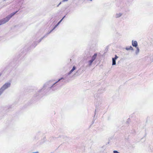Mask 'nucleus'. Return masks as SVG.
Here are the masks:
<instances>
[{"instance_id": "1", "label": "nucleus", "mask_w": 153, "mask_h": 153, "mask_svg": "<svg viewBox=\"0 0 153 153\" xmlns=\"http://www.w3.org/2000/svg\"><path fill=\"white\" fill-rule=\"evenodd\" d=\"M18 12V11H17L15 12H13L11 13L10 15H8L5 18H3L0 20V25L5 24L16 13Z\"/></svg>"}, {"instance_id": "2", "label": "nucleus", "mask_w": 153, "mask_h": 153, "mask_svg": "<svg viewBox=\"0 0 153 153\" xmlns=\"http://www.w3.org/2000/svg\"><path fill=\"white\" fill-rule=\"evenodd\" d=\"M11 85L10 82H7L4 84L3 86L0 88L1 90L3 92L5 89L9 88Z\"/></svg>"}, {"instance_id": "3", "label": "nucleus", "mask_w": 153, "mask_h": 153, "mask_svg": "<svg viewBox=\"0 0 153 153\" xmlns=\"http://www.w3.org/2000/svg\"><path fill=\"white\" fill-rule=\"evenodd\" d=\"M62 21V19H61L56 24V25H55V26L54 27L53 29L51 30L48 33V34H50L51 33L53 30L60 24L61 23V22Z\"/></svg>"}, {"instance_id": "4", "label": "nucleus", "mask_w": 153, "mask_h": 153, "mask_svg": "<svg viewBox=\"0 0 153 153\" xmlns=\"http://www.w3.org/2000/svg\"><path fill=\"white\" fill-rule=\"evenodd\" d=\"M132 45L133 47H135L136 48H137L138 45L136 41H133V40L132 41Z\"/></svg>"}, {"instance_id": "5", "label": "nucleus", "mask_w": 153, "mask_h": 153, "mask_svg": "<svg viewBox=\"0 0 153 153\" xmlns=\"http://www.w3.org/2000/svg\"><path fill=\"white\" fill-rule=\"evenodd\" d=\"M76 67L75 66H74L72 69L68 73V75L70 74L74 70L76 69Z\"/></svg>"}, {"instance_id": "6", "label": "nucleus", "mask_w": 153, "mask_h": 153, "mask_svg": "<svg viewBox=\"0 0 153 153\" xmlns=\"http://www.w3.org/2000/svg\"><path fill=\"white\" fill-rule=\"evenodd\" d=\"M125 49L127 51L129 50H133V48L131 46H130L129 48L128 47H126L125 48Z\"/></svg>"}, {"instance_id": "7", "label": "nucleus", "mask_w": 153, "mask_h": 153, "mask_svg": "<svg viewBox=\"0 0 153 153\" xmlns=\"http://www.w3.org/2000/svg\"><path fill=\"white\" fill-rule=\"evenodd\" d=\"M63 79V77H62L60 79H59L58 81H57V82H55L51 86V87H50V88H51L54 85H55L56 83H57L58 82H59V81H60V80H62V79Z\"/></svg>"}, {"instance_id": "8", "label": "nucleus", "mask_w": 153, "mask_h": 153, "mask_svg": "<svg viewBox=\"0 0 153 153\" xmlns=\"http://www.w3.org/2000/svg\"><path fill=\"white\" fill-rule=\"evenodd\" d=\"M97 55V53H95L94 54V55L92 56L91 59H92L94 61L95 59L96 58Z\"/></svg>"}, {"instance_id": "9", "label": "nucleus", "mask_w": 153, "mask_h": 153, "mask_svg": "<svg viewBox=\"0 0 153 153\" xmlns=\"http://www.w3.org/2000/svg\"><path fill=\"white\" fill-rule=\"evenodd\" d=\"M122 15V13H117L116 15V18H119Z\"/></svg>"}, {"instance_id": "10", "label": "nucleus", "mask_w": 153, "mask_h": 153, "mask_svg": "<svg viewBox=\"0 0 153 153\" xmlns=\"http://www.w3.org/2000/svg\"><path fill=\"white\" fill-rule=\"evenodd\" d=\"M116 59H114L112 58V65H116Z\"/></svg>"}, {"instance_id": "11", "label": "nucleus", "mask_w": 153, "mask_h": 153, "mask_svg": "<svg viewBox=\"0 0 153 153\" xmlns=\"http://www.w3.org/2000/svg\"><path fill=\"white\" fill-rule=\"evenodd\" d=\"M48 33L47 34H46V35H45L43 37H42L39 40V42H40L42 39H43L45 37H46L47 36V35L48 34Z\"/></svg>"}, {"instance_id": "12", "label": "nucleus", "mask_w": 153, "mask_h": 153, "mask_svg": "<svg viewBox=\"0 0 153 153\" xmlns=\"http://www.w3.org/2000/svg\"><path fill=\"white\" fill-rule=\"evenodd\" d=\"M137 50L135 52V53L136 55L138 54L139 52V49L138 47H137Z\"/></svg>"}, {"instance_id": "13", "label": "nucleus", "mask_w": 153, "mask_h": 153, "mask_svg": "<svg viewBox=\"0 0 153 153\" xmlns=\"http://www.w3.org/2000/svg\"><path fill=\"white\" fill-rule=\"evenodd\" d=\"M93 61H94L93 60L91 59V60H90L89 61V65L91 66V64H92L93 63Z\"/></svg>"}, {"instance_id": "14", "label": "nucleus", "mask_w": 153, "mask_h": 153, "mask_svg": "<svg viewBox=\"0 0 153 153\" xmlns=\"http://www.w3.org/2000/svg\"><path fill=\"white\" fill-rule=\"evenodd\" d=\"M118 58V57L117 56V55H115V57L114 58H113L114 59H117V58Z\"/></svg>"}, {"instance_id": "15", "label": "nucleus", "mask_w": 153, "mask_h": 153, "mask_svg": "<svg viewBox=\"0 0 153 153\" xmlns=\"http://www.w3.org/2000/svg\"><path fill=\"white\" fill-rule=\"evenodd\" d=\"M113 153H120L118 152L117 151L114 150L113 151Z\"/></svg>"}, {"instance_id": "16", "label": "nucleus", "mask_w": 153, "mask_h": 153, "mask_svg": "<svg viewBox=\"0 0 153 153\" xmlns=\"http://www.w3.org/2000/svg\"><path fill=\"white\" fill-rule=\"evenodd\" d=\"M61 4V2H60L59 4H58L57 6V7H58L59 6V5Z\"/></svg>"}, {"instance_id": "17", "label": "nucleus", "mask_w": 153, "mask_h": 153, "mask_svg": "<svg viewBox=\"0 0 153 153\" xmlns=\"http://www.w3.org/2000/svg\"><path fill=\"white\" fill-rule=\"evenodd\" d=\"M62 138H67V137L65 136H62Z\"/></svg>"}, {"instance_id": "18", "label": "nucleus", "mask_w": 153, "mask_h": 153, "mask_svg": "<svg viewBox=\"0 0 153 153\" xmlns=\"http://www.w3.org/2000/svg\"><path fill=\"white\" fill-rule=\"evenodd\" d=\"M68 0H62V1L63 2H64L65 1H68Z\"/></svg>"}, {"instance_id": "19", "label": "nucleus", "mask_w": 153, "mask_h": 153, "mask_svg": "<svg viewBox=\"0 0 153 153\" xmlns=\"http://www.w3.org/2000/svg\"><path fill=\"white\" fill-rule=\"evenodd\" d=\"M94 120H93L92 121V124H93L94 123Z\"/></svg>"}, {"instance_id": "20", "label": "nucleus", "mask_w": 153, "mask_h": 153, "mask_svg": "<svg viewBox=\"0 0 153 153\" xmlns=\"http://www.w3.org/2000/svg\"><path fill=\"white\" fill-rule=\"evenodd\" d=\"M65 16L62 18V19H62V20H63V19L65 17Z\"/></svg>"}, {"instance_id": "21", "label": "nucleus", "mask_w": 153, "mask_h": 153, "mask_svg": "<svg viewBox=\"0 0 153 153\" xmlns=\"http://www.w3.org/2000/svg\"><path fill=\"white\" fill-rule=\"evenodd\" d=\"M39 153V152H33V153Z\"/></svg>"}, {"instance_id": "22", "label": "nucleus", "mask_w": 153, "mask_h": 153, "mask_svg": "<svg viewBox=\"0 0 153 153\" xmlns=\"http://www.w3.org/2000/svg\"><path fill=\"white\" fill-rule=\"evenodd\" d=\"M45 85H44V86L45 87Z\"/></svg>"}, {"instance_id": "23", "label": "nucleus", "mask_w": 153, "mask_h": 153, "mask_svg": "<svg viewBox=\"0 0 153 153\" xmlns=\"http://www.w3.org/2000/svg\"><path fill=\"white\" fill-rule=\"evenodd\" d=\"M59 137H61L60 136H59Z\"/></svg>"}]
</instances>
